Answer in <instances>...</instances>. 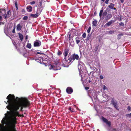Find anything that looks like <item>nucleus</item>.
Here are the masks:
<instances>
[{
	"label": "nucleus",
	"mask_w": 131,
	"mask_h": 131,
	"mask_svg": "<svg viewBox=\"0 0 131 131\" xmlns=\"http://www.w3.org/2000/svg\"><path fill=\"white\" fill-rule=\"evenodd\" d=\"M6 113H5V115H6Z\"/></svg>",
	"instance_id": "obj_59"
},
{
	"label": "nucleus",
	"mask_w": 131,
	"mask_h": 131,
	"mask_svg": "<svg viewBox=\"0 0 131 131\" xmlns=\"http://www.w3.org/2000/svg\"><path fill=\"white\" fill-rule=\"evenodd\" d=\"M15 4L16 7V10H17L18 9V4H17V2L16 1L15 3Z\"/></svg>",
	"instance_id": "obj_25"
},
{
	"label": "nucleus",
	"mask_w": 131,
	"mask_h": 131,
	"mask_svg": "<svg viewBox=\"0 0 131 131\" xmlns=\"http://www.w3.org/2000/svg\"><path fill=\"white\" fill-rule=\"evenodd\" d=\"M95 49H96V50L95 51H97L98 49V47H96L95 48Z\"/></svg>",
	"instance_id": "obj_52"
},
{
	"label": "nucleus",
	"mask_w": 131,
	"mask_h": 131,
	"mask_svg": "<svg viewBox=\"0 0 131 131\" xmlns=\"http://www.w3.org/2000/svg\"><path fill=\"white\" fill-rule=\"evenodd\" d=\"M71 109H72V108H71V107H69V108H68V110H70V111L71 112H73V111H72V110H71Z\"/></svg>",
	"instance_id": "obj_39"
},
{
	"label": "nucleus",
	"mask_w": 131,
	"mask_h": 131,
	"mask_svg": "<svg viewBox=\"0 0 131 131\" xmlns=\"http://www.w3.org/2000/svg\"><path fill=\"white\" fill-rule=\"evenodd\" d=\"M97 21L96 20L93 21L92 22V24L94 26H96L97 25Z\"/></svg>",
	"instance_id": "obj_20"
},
{
	"label": "nucleus",
	"mask_w": 131,
	"mask_h": 131,
	"mask_svg": "<svg viewBox=\"0 0 131 131\" xmlns=\"http://www.w3.org/2000/svg\"><path fill=\"white\" fill-rule=\"evenodd\" d=\"M1 25V24H0V25Z\"/></svg>",
	"instance_id": "obj_64"
},
{
	"label": "nucleus",
	"mask_w": 131,
	"mask_h": 131,
	"mask_svg": "<svg viewBox=\"0 0 131 131\" xmlns=\"http://www.w3.org/2000/svg\"><path fill=\"white\" fill-rule=\"evenodd\" d=\"M28 19V17L25 16H24L23 18V20H27Z\"/></svg>",
	"instance_id": "obj_29"
},
{
	"label": "nucleus",
	"mask_w": 131,
	"mask_h": 131,
	"mask_svg": "<svg viewBox=\"0 0 131 131\" xmlns=\"http://www.w3.org/2000/svg\"><path fill=\"white\" fill-rule=\"evenodd\" d=\"M29 49H30L31 48V45L30 43H28L26 46Z\"/></svg>",
	"instance_id": "obj_23"
},
{
	"label": "nucleus",
	"mask_w": 131,
	"mask_h": 131,
	"mask_svg": "<svg viewBox=\"0 0 131 131\" xmlns=\"http://www.w3.org/2000/svg\"><path fill=\"white\" fill-rule=\"evenodd\" d=\"M3 121H2V122Z\"/></svg>",
	"instance_id": "obj_62"
},
{
	"label": "nucleus",
	"mask_w": 131,
	"mask_h": 131,
	"mask_svg": "<svg viewBox=\"0 0 131 131\" xmlns=\"http://www.w3.org/2000/svg\"><path fill=\"white\" fill-rule=\"evenodd\" d=\"M32 7L31 6H28L27 7L26 9L27 11L29 12H31L32 10Z\"/></svg>",
	"instance_id": "obj_11"
},
{
	"label": "nucleus",
	"mask_w": 131,
	"mask_h": 131,
	"mask_svg": "<svg viewBox=\"0 0 131 131\" xmlns=\"http://www.w3.org/2000/svg\"><path fill=\"white\" fill-rule=\"evenodd\" d=\"M18 35L20 40L21 41H22L23 38V35L22 34L20 33H19Z\"/></svg>",
	"instance_id": "obj_18"
},
{
	"label": "nucleus",
	"mask_w": 131,
	"mask_h": 131,
	"mask_svg": "<svg viewBox=\"0 0 131 131\" xmlns=\"http://www.w3.org/2000/svg\"><path fill=\"white\" fill-rule=\"evenodd\" d=\"M109 1V0H106L105 3L106 4H108Z\"/></svg>",
	"instance_id": "obj_35"
},
{
	"label": "nucleus",
	"mask_w": 131,
	"mask_h": 131,
	"mask_svg": "<svg viewBox=\"0 0 131 131\" xmlns=\"http://www.w3.org/2000/svg\"><path fill=\"white\" fill-rule=\"evenodd\" d=\"M91 29V27H89L87 30V32L88 33H89L90 32Z\"/></svg>",
	"instance_id": "obj_31"
},
{
	"label": "nucleus",
	"mask_w": 131,
	"mask_h": 131,
	"mask_svg": "<svg viewBox=\"0 0 131 131\" xmlns=\"http://www.w3.org/2000/svg\"><path fill=\"white\" fill-rule=\"evenodd\" d=\"M75 40L77 43L78 44L80 41V39L79 37H77L75 38Z\"/></svg>",
	"instance_id": "obj_19"
},
{
	"label": "nucleus",
	"mask_w": 131,
	"mask_h": 131,
	"mask_svg": "<svg viewBox=\"0 0 131 131\" xmlns=\"http://www.w3.org/2000/svg\"><path fill=\"white\" fill-rule=\"evenodd\" d=\"M28 38V36L27 35H26V38H25V39L26 40Z\"/></svg>",
	"instance_id": "obj_50"
},
{
	"label": "nucleus",
	"mask_w": 131,
	"mask_h": 131,
	"mask_svg": "<svg viewBox=\"0 0 131 131\" xmlns=\"http://www.w3.org/2000/svg\"><path fill=\"white\" fill-rule=\"evenodd\" d=\"M41 45V42L39 40H36L34 41V47H39Z\"/></svg>",
	"instance_id": "obj_7"
},
{
	"label": "nucleus",
	"mask_w": 131,
	"mask_h": 131,
	"mask_svg": "<svg viewBox=\"0 0 131 131\" xmlns=\"http://www.w3.org/2000/svg\"><path fill=\"white\" fill-rule=\"evenodd\" d=\"M39 5H40V7H42V2H39Z\"/></svg>",
	"instance_id": "obj_44"
},
{
	"label": "nucleus",
	"mask_w": 131,
	"mask_h": 131,
	"mask_svg": "<svg viewBox=\"0 0 131 131\" xmlns=\"http://www.w3.org/2000/svg\"><path fill=\"white\" fill-rule=\"evenodd\" d=\"M61 64L59 60H58L55 61L53 65L49 64L48 67L50 69H53L54 70H56L61 69V67L60 66H61Z\"/></svg>",
	"instance_id": "obj_4"
},
{
	"label": "nucleus",
	"mask_w": 131,
	"mask_h": 131,
	"mask_svg": "<svg viewBox=\"0 0 131 131\" xmlns=\"http://www.w3.org/2000/svg\"><path fill=\"white\" fill-rule=\"evenodd\" d=\"M15 27H14V29H13L12 32L13 33H15Z\"/></svg>",
	"instance_id": "obj_40"
},
{
	"label": "nucleus",
	"mask_w": 131,
	"mask_h": 131,
	"mask_svg": "<svg viewBox=\"0 0 131 131\" xmlns=\"http://www.w3.org/2000/svg\"><path fill=\"white\" fill-rule=\"evenodd\" d=\"M123 34L122 33H121L120 34H119L117 36V38L118 39H119L121 38V36H123Z\"/></svg>",
	"instance_id": "obj_22"
},
{
	"label": "nucleus",
	"mask_w": 131,
	"mask_h": 131,
	"mask_svg": "<svg viewBox=\"0 0 131 131\" xmlns=\"http://www.w3.org/2000/svg\"><path fill=\"white\" fill-rule=\"evenodd\" d=\"M37 54H44L43 53H41V52H37Z\"/></svg>",
	"instance_id": "obj_45"
},
{
	"label": "nucleus",
	"mask_w": 131,
	"mask_h": 131,
	"mask_svg": "<svg viewBox=\"0 0 131 131\" xmlns=\"http://www.w3.org/2000/svg\"><path fill=\"white\" fill-rule=\"evenodd\" d=\"M105 0H101V1L102 2H104L105 1Z\"/></svg>",
	"instance_id": "obj_54"
},
{
	"label": "nucleus",
	"mask_w": 131,
	"mask_h": 131,
	"mask_svg": "<svg viewBox=\"0 0 131 131\" xmlns=\"http://www.w3.org/2000/svg\"><path fill=\"white\" fill-rule=\"evenodd\" d=\"M119 25L121 26H124V24L123 23L121 22L119 23Z\"/></svg>",
	"instance_id": "obj_32"
},
{
	"label": "nucleus",
	"mask_w": 131,
	"mask_h": 131,
	"mask_svg": "<svg viewBox=\"0 0 131 131\" xmlns=\"http://www.w3.org/2000/svg\"><path fill=\"white\" fill-rule=\"evenodd\" d=\"M89 89V88L88 87H85V89L86 90H88Z\"/></svg>",
	"instance_id": "obj_48"
},
{
	"label": "nucleus",
	"mask_w": 131,
	"mask_h": 131,
	"mask_svg": "<svg viewBox=\"0 0 131 131\" xmlns=\"http://www.w3.org/2000/svg\"><path fill=\"white\" fill-rule=\"evenodd\" d=\"M2 19V17L1 16H0V20L1 19Z\"/></svg>",
	"instance_id": "obj_53"
},
{
	"label": "nucleus",
	"mask_w": 131,
	"mask_h": 131,
	"mask_svg": "<svg viewBox=\"0 0 131 131\" xmlns=\"http://www.w3.org/2000/svg\"><path fill=\"white\" fill-rule=\"evenodd\" d=\"M111 103L113 105L114 107L116 109H119L118 107L117 106V102L114 98L112 99L111 100Z\"/></svg>",
	"instance_id": "obj_6"
},
{
	"label": "nucleus",
	"mask_w": 131,
	"mask_h": 131,
	"mask_svg": "<svg viewBox=\"0 0 131 131\" xmlns=\"http://www.w3.org/2000/svg\"><path fill=\"white\" fill-rule=\"evenodd\" d=\"M130 109H131L130 107L129 106H128L127 107V109H128V111H131Z\"/></svg>",
	"instance_id": "obj_38"
},
{
	"label": "nucleus",
	"mask_w": 131,
	"mask_h": 131,
	"mask_svg": "<svg viewBox=\"0 0 131 131\" xmlns=\"http://www.w3.org/2000/svg\"><path fill=\"white\" fill-rule=\"evenodd\" d=\"M92 73V72H90V74H89V75H91V73Z\"/></svg>",
	"instance_id": "obj_57"
},
{
	"label": "nucleus",
	"mask_w": 131,
	"mask_h": 131,
	"mask_svg": "<svg viewBox=\"0 0 131 131\" xmlns=\"http://www.w3.org/2000/svg\"><path fill=\"white\" fill-rule=\"evenodd\" d=\"M22 27L20 24H18L17 26V30L18 31H20L21 30Z\"/></svg>",
	"instance_id": "obj_14"
},
{
	"label": "nucleus",
	"mask_w": 131,
	"mask_h": 131,
	"mask_svg": "<svg viewBox=\"0 0 131 131\" xmlns=\"http://www.w3.org/2000/svg\"><path fill=\"white\" fill-rule=\"evenodd\" d=\"M41 12V11L40 10V9L39 8H38L37 9L36 12V14L38 16H39V15L40 14Z\"/></svg>",
	"instance_id": "obj_16"
},
{
	"label": "nucleus",
	"mask_w": 131,
	"mask_h": 131,
	"mask_svg": "<svg viewBox=\"0 0 131 131\" xmlns=\"http://www.w3.org/2000/svg\"><path fill=\"white\" fill-rule=\"evenodd\" d=\"M82 37L83 38H85L86 37V34L85 33H84L82 35Z\"/></svg>",
	"instance_id": "obj_34"
},
{
	"label": "nucleus",
	"mask_w": 131,
	"mask_h": 131,
	"mask_svg": "<svg viewBox=\"0 0 131 131\" xmlns=\"http://www.w3.org/2000/svg\"><path fill=\"white\" fill-rule=\"evenodd\" d=\"M70 36H71V35L70 34L69 35V40H70V39H71V37H70Z\"/></svg>",
	"instance_id": "obj_47"
},
{
	"label": "nucleus",
	"mask_w": 131,
	"mask_h": 131,
	"mask_svg": "<svg viewBox=\"0 0 131 131\" xmlns=\"http://www.w3.org/2000/svg\"><path fill=\"white\" fill-rule=\"evenodd\" d=\"M103 10H101L100 13H99V16L100 17H101L102 15V13L103 12Z\"/></svg>",
	"instance_id": "obj_27"
},
{
	"label": "nucleus",
	"mask_w": 131,
	"mask_h": 131,
	"mask_svg": "<svg viewBox=\"0 0 131 131\" xmlns=\"http://www.w3.org/2000/svg\"><path fill=\"white\" fill-rule=\"evenodd\" d=\"M7 99L8 100L7 102L8 105L6 108L9 110H11L14 111H17L20 107V111H23V108H26L29 107L30 105V102L26 98L21 97L19 99V103L18 104L14 105V102L15 101V96L13 94H9L7 97Z\"/></svg>",
	"instance_id": "obj_1"
},
{
	"label": "nucleus",
	"mask_w": 131,
	"mask_h": 131,
	"mask_svg": "<svg viewBox=\"0 0 131 131\" xmlns=\"http://www.w3.org/2000/svg\"><path fill=\"white\" fill-rule=\"evenodd\" d=\"M10 12V10H9L8 11L7 13L6 16H5V14L6 13V10L5 9H0V13H2L3 15L4 16H5L4 18L6 19L7 18H9L10 17V14H9Z\"/></svg>",
	"instance_id": "obj_5"
},
{
	"label": "nucleus",
	"mask_w": 131,
	"mask_h": 131,
	"mask_svg": "<svg viewBox=\"0 0 131 131\" xmlns=\"http://www.w3.org/2000/svg\"><path fill=\"white\" fill-rule=\"evenodd\" d=\"M126 116L129 117H131V113L128 114L126 115Z\"/></svg>",
	"instance_id": "obj_37"
},
{
	"label": "nucleus",
	"mask_w": 131,
	"mask_h": 131,
	"mask_svg": "<svg viewBox=\"0 0 131 131\" xmlns=\"http://www.w3.org/2000/svg\"><path fill=\"white\" fill-rule=\"evenodd\" d=\"M24 114H26V113L25 112V113H24Z\"/></svg>",
	"instance_id": "obj_60"
},
{
	"label": "nucleus",
	"mask_w": 131,
	"mask_h": 131,
	"mask_svg": "<svg viewBox=\"0 0 131 131\" xmlns=\"http://www.w3.org/2000/svg\"><path fill=\"white\" fill-rule=\"evenodd\" d=\"M3 121H2V122Z\"/></svg>",
	"instance_id": "obj_61"
},
{
	"label": "nucleus",
	"mask_w": 131,
	"mask_h": 131,
	"mask_svg": "<svg viewBox=\"0 0 131 131\" xmlns=\"http://www.w3.org/2000/svg\"><path fill=\"white\" fill-rule=\"evenodd\" d=\"M7 113L8 114H9L10 113V112L8 111H7Z\"/></svg>",
	"instance_id": "obj_55"
},
{
	"label": "nucleus",
	"mask_w": 131,
	"mask_h": 131,
	"mask_svg": "<svg viewBox=\"0 0 131 131\" xmlns=\"http://www.w3.org/2000/svg\"><path fill=\"white\" fill-rule=\"evenodd\" d=\"M5 102V103H6V104H7V102Z\"/></svg>",
	"instance_id": "obj_58"
},
{
	"label": "nucleus",
	"mask_w": 131,
	"mask_h": 131,
	"mask_svg": "<svg viewBox=\"0 0 131 131\" xmlns=\"http://www.w3.org/2000/svg\"><path fill=\"white\" fill-rule=\"evenodd\" d=\"M13 115L12 116L11 120L9 122L7 126L3 127L2 130L4 131H17L16 129V124H17V118L14 113V111L12 110Z\"/></svg>",
	"instance_id": "obj_2"
},
{
	"label": "nucleus",
	"mask_w": 131,
	"mask_h": 131,
	"mask_svg": "<svg viewBox=\"0 0 131 131\" xmlns=\"http://www.w3.org/2000/svg\"><path fill=\"white\" fill-rule=\"evenodd\" d=\"M108 33L109 34H113L114 32V31H112V30H110L108 31Z\"/></svg>",
	"instance_id": "obj_30"
},
{
	"label": "nucleus",
	"mask_w": 131,
	"mask_h": 131,
	"mask_svg": "<svg viewBox=\"0 0 131 131\" xmlns=\"http://www.w3.org/2000/svg\"><path fill=\"white\" fill-rule=\"evenodd\" d=\"M102 119L103 121L106 124L108 125L109 126H110L111 125V122L110 121H108L107 119L105 118L102 117Z\"/></svg>",
	"instance_id": "obj_8"
},
{
	"label": "nucleus",
	"mask_w": 131,
	"mask_h": 131,
	"mask_svg": "<svg viewBox=\"0 0 131 131\" xmlns=\"http://www.w3.org/2000/svg\"><path fill=\"white\" fill-rule=\"evenodd\" d=\"M3 125L1 124H0V130L1 129V128L3 127Z\"/></svg>",
	"instance_id": "obj_42"
},
{
	"label": "nucleus",
	"mask_w": 131,
	"mask_h": 131,
	"mask_svg": "<svg viewBox=\"0 0 131 131\" xmlns=\"http://www.w3.org/2000/svg\"><path fill=\"white\" fill-rule=\"evenodd\" d=\"M112 16L111 14H108L105 18V20H107L110 19L112 17Z\"/></svg>",
	"instance_id": "obj_13"
},
{
	"label": "nucleus",
	"mask_w": 131,
	"mask_h": 131,
	"mask_svg": "<svg viewBox=\"0 0 131 131\" xmlns=\"http://www.w3.org/2000/svg\"><path fill=\"white\" fill-rule=\"evenodd\" d=\"M114 21L113 20H111L109 22L106 23L105 24L106 26H110L114 22Z\"/></svg>",
	"instance_id": "obj_12"
},
{
	"label": "nucleus",
	"mask_w": 131,
	"mask_h": 131,
	"mask_svg": "<svg viewBox=\"0 0 131 131\" xmlns=\"http://www.w3.org/2000/svg\"><path fill=\"white\" fill-rule=\"evenodd\" d=\"M121 3H123L124 2V0H120Z\"/></svg>",
	"instance_id": "obj_49"
},
{
	"label": "nucleus",
	"mask_w": 131,
	"mask_h": 131,
	"mask_svg": "<svg viewBox=\"0 0 131 131\" xmlns=\"http://www.w3.org/2000/svg\"><path fill=\"white\" fill-rule=\"evenodd\" d=\"M122 19L123 18L121 16H119V18H118V19L119 21H121L122 20Z\"/></svg>",
	"instance_id": "obj_36"
},
{
	"label": "nucleus",
	"mask_w": 131,
	"mask_h": 131,
	"mask_svg": "<svg viewBox=\"0 0 131 131\" xmlns=\"http://www.w3.org/2000/svg\"><path fill=\"white\" fill-rule=\"evenodd\" d=\"M91 37V35L89 34L88 35V36L86 38V40L87 41Z\"/></svg>",
	"instance_id": "obj_24"
},
{
	"label": "nucleus",
	"mask_w": 131,
	"mask_h": 131,
	"mask_svg": "<svg viewBox=\"0 0 131 131\" xmlns=\"http://www.w3.org/2000/svg\"><path fill=\"white\" fill-rule=\"evenodd\" d=\"M114 9L115 10H116V8L115 7H113V8H112V9Z\"/></svg>",
	"instance_id": "obj_51"
},
{
	"label": "nucleus",
	"mask_w": 131,
	"mask_h": 131,
	"mask_svg": "<svg viewBox=\"0 0 131 131\" xmlns=\"http://www.w3.org/2000/svg\"><path fill=\"white\" fill-rule=\"evenodd\" d=\"M20 98H18V97H16V99H15V101L14 102V105H15V104H14V103H15V102L16 101H17L16 100H18V101H19V102H18V103H19V99Z\"/></svg>",
	"instance_id": "obj_28"
},
{
	"label": "nucleus",
	"mask_w": 131,
	"mask_h": 131,
	"mask_svg": "<svg viewBox=\"0 0 131 131\" xmlns=\"http://www.w3.org/2000/svg\"><path fill=\"white\" fill-rule=\"evenodd\" d=\"M115 6V4L112 3H110V5L108 6V7L111 9H112V8L113 7H114Z\"/></svg>",
	"instance_id": "obj_15"
},
{
	"label": "nucleus",
	"mask_w": 131,
	"mask_h": 131,
	"mask_svg": "<svg viewBox=\"0 0 131 131\" xmlns=\"http://www.w3.org/2000/svg\"><path fill=\"white\" fill-rule=\"evenodd\" d=\"M73 90L70 87H68L66 89V91L69 94H71L73 92Z\"/></svg>",
	"instance_id": "obj_9"
},
{
	"label": "nucleus",
	"mask_w": 131,
	"mask_h": 131,
	"mask_svg": "<svg viewBox=\"0 0 131 131\" xmlns=\"http://www.w3.org/2000/svg\"><path fill=\"white\" fill-rule=\"evenodd\" d=\"M38 17V16L36 14H31L30 16V17H32L34 18H36Z\"/></svg>",
	"instance_id": "obj_17"
},
{
	"label": "nucleus",
	"mask_w": 131,
	"mask_h": 131,
	"mask_svg": "<svg viewBox=\"0 0 131 131\" xmlns=\"http://www.w3.org/2000/svg\"><path fill=\"white\" fill-rule=\"evenodd\" d=\"M62 54V52L61 51H60L59 50H58V51L57 52V54L58 56H60Z\"/></svg>",
	"instance_id": "obj_21"
},
{
	"label": "nucleus",
	"mask_w": 131,
	"mask_h": 131,
	"mask_svg": "<svg viewBox=\"0 0 131 131\" xmlns=\"http://www.w3.org/2000/svg\"><path fill=\"white\" fill-rule=\"evenodd\" d=\"M3 121H2V122Z\"/></svg>",
	"instance_id": "obj_63"
},
{
	"label": "nucleus",
	"mask_w": 131,
	"mask_h": 131,
	"mask_svg": "<svg viewBox=\"0 0 131 131\" xmlns=\"http://www.w3.org/2000/svg\"><path fill=\"white\" fill-rule=\"evenodd\" d=\"M69 51V50L68 48H66L64 50V52L63 54L64 56V59L65 60L68 62L69 63H71L73 61H74L75 59L78 60L79 59V56L77 54H73L71 55L70 56L69 54L68 59L67 58L68 54Z\"/></svg>",
	"instance_id": "obj_3"
},
{
	"label": "nucleus",
	"mask_w": 131,
	"mask_h": 131,
	"mask_svg": "<svg viewBox=\"0 0 131 131\" xmlns=\"http://www.w3.org/2000/svg\"><path fill=\"white\" fill-rule=\"evenodd\" d=\"M21 12L22 13H25V9H22L21 10Z\"/></svg>",
	"instance_id": "obj_41"
},
{
	"label": "nucleus",
	"mask_w": 131,
	"mask_h": 131,
	"mask_svg": "<svg viewBox=\"0 0 131 131\" xmlns=\"http://www.w3.org/2000/svg\"><path fill=\"white\" fill-rule=\"evenodd\" d=\"M14 113L16 116H17L19 117H24L23 114L21 115L20 114H19V112L18 111H14Z\"/></svg>",
	"instance_id": "obj_10"
},
{
	"label": "nucleus",
	"mask_w": 131,
	"mask_h": 131,
	"mask_svg": "<svg viewBox=\"0 0 131 131\" xmlns=\"http://www.w3.org/2000/svg\"><path fill=\"white\" fill-rule=\"evenodd\" d=\"M107 13L106 12V11L104 12L103 13V14H102L103 16L104 17V16H105L107 15Z\"/></svg>",
	"instance_id": "obj_26"
},
{
	"label": "nucleus",
	"mask_w": 131,
	"mask_h": 131,
	"mask_svg": "<svg viewBox=\"0 0 131 131\" xmlns=\"http://www.w3.org/2000/svg\"><path fill=\"white\" fill-rule=\"evenodd\" d=\"M100 78L101 79H102L103 78V77L102 75H101L100 76Z\"/></svg>",
	"instance_id": "obj_43"
},
{
	"label": "nucleus",
	"mask_w": 131,
	"mask_h": 131,
	"mask_svg": "<svg viewBox=\"0 0 131 131\" xmlns=\"http://www.w3.org/2000/svg\"><path fill=\"white\" fill-rule=\"evenodd\" d=\"M91 82V81H90V80H89V83H90Z\"/></svg>",
	"instance_id": "obj_56"
},
{
	"label": "nucleus",
	"mask_w": 131,
	"mask_h": 131,
	"mask_svg": "<svg viewBox=\"0 0 131 131\" xmlns=\"http://www.w3.org/2000/svg\"><path fill=\"white\" fill-rule=\"evenodd\" d=\"M35 2L34 1H33L31 2H30V4L31 5L34 4H35Z\"/></svg>",
	"instance_id": "obj_33"
},
{
	"label": "nucleus",
	"mask_w": 131,
	"mask_h": 131,
	"mask_svg": "<svg viewBox=\"0 0 131 131\" xmlns=\"http://www.w3.org/2000/svg\"><path fill=\"white\" fill-rule=\"evenodd\" d=\"M107 87L105 86V85H104V88H103V89L104 90H105V89H107Z\"/></svg>",
	"instance_id": "obj_46"
}]
</instances>
